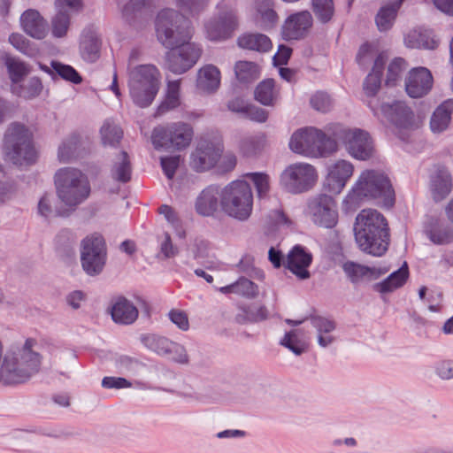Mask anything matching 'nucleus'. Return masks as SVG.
<instances>
[{
  "label": "nucleus",
  "mask_w": 453,
  "mask_h": 453,
  "mask_svg": "<svg viewBox=\"0 0 453 453\" xmlns=\"http://www.w3.org/2000/svg\"><path fill=\"white\" fill-rule=\"evenodd\" d=\"M157 40L170 50L165 54L166 68L175 74L189 70L199 59L202 50L190 43V21L174 9L161 10L155 21Z\"/></svg>",
  "instance_id": "nucleus-1"
},
{
  "label": "nucleus",
  "mask_w": 453,
  "mask_h": 453,
  "mask_svg": "<svg viewBox=\"0 0 453 453\" xmlns=\"http://www.w3.org/2000/svg\"><path fill=\"white\" fill-rule=\"evenodd\" d=\"M37 341L27 338L22 346H11L2 358V384L19 385L37 374L42 356L35 349Z\"/></svg>",
  "instance_id": "nucleus-2"
},
{
  "label": "nucleus",
  "mask_w": 453,
  "mask_h": 453,
  "mask_svg": "<svg viewBox=\"0 0 453 453\" xmlns=\"http://www.w3.org/2000/svg\"><path fill=\"white\" fill-rule=\"evenodd\" d=\"M354 235L358 248L374 257L383 256L390 242L387 219L374 209H364L356 217Z\"/></svg>",
  "instance_id": "nucleus-3"
},
{
  "label": "nucleus",
  "mask_w": 453,
  "mask_h": 453,
  "mask_svg": "<svg viewBox=\"0 0 453 453\" xmlns=\"http://www.w3.org/2000/svg\"><path fill=\"white\" fill-rule=\"evenodd\" d=\"M54 183L58 199L69 208L64 211L56 210L57 216H68L70 211H74L90 195L88 177L77 168L58 169L54 175Z\"/></svg>",
  "instance_id": "nucleus-4"
},
{
  "label": "nucleus",
  "mask_w": 453,
  "mask_h": 453,
  "mask_svg": "<svg viewBox=\"0 0 453 453\" xmlns=\"http://www.w3.org/2000/svg\"><path fill=\"white\" fill-rule=\"evenodd\" d=\"M364 198H382L386 205L394 204L395 191L388 177L383 172L373 169L363 171L345 197L344 203L349 207L357 208Z\"/></svg>",
  "instance_id": "nucleus-5"
},
{
  "label": "nucleus",
  "mask_w": 453,
  "mask_h": 453,
  "mask_svg": "<svg viewBox=\"0 0 453 453\" xmlns=\"http://www.w3.org/2000/svg\"><path fill=\"white\" fill-rule=\"evenodd\" d=\"M329 127L330 125L326 127V132L312 127L296 131L289 141L290 150L295 153L313 158L332 154L336 150V142L328 134Z\"/></svg>",
  "instance_id": "nucleus-6"
},
{
  "label": "nucleus",
  "mask_w": 453,
  "mask_h": 453,
  "mask_svg": "<svg viewBox=\"0 0 453 453\" xmlns=\"http://www.w3.org/2000/svg\"><path fill=\"white\" fill-rule=\"evenodd\" d=\"M128 87L134 103L142 108L148 107L159 89L160 73L154 65H140L128 73Z\"/></svg>",
  "instance_id": "nucleus-7"
},
{
  "label": "nucleus",
  "mask_w": 453,
  "mask_h": 453,
  "mask_svg": "<svg viewBox=\"0 0 453 453\" xmlns=\"http://www.w3.org/2000/svg\"><path fill=\"white\" fill-rule=\"evenodd\" d=\"M6 159L14 165L32 164L36 159V150L31 130L23 123L12 122L4 133Z\"/></svg>",
  "instance_id": "nucleus-8"
},
{
  "label": "nucleus",
  "mask_w": 453,
  "mask_h": 453,
  "mask_svg": "<svg viewBox=\"0 0 453 453\" xmlns=\"http://www.w3.org/2000/svg\"><path fill=\"white\" fill-rule=\"evenodd\" d=\"M253 195L245 180H234L221 190L220 205L230 217L245 220L251 213Z\"/></svg>",
  "instance_id": "nucleus-9"
},
{
  "label": "nucleus",
  "mask_w": 453,
  "mask_h": 453,
  "mask_svg": "<svg viewBox=\"0 0 453 453\" xmlns=\"http://www.w3.org/2000/svg\"><path fill=\"white\" fill-rule=\"evenodd\" d=\"M334 140L345 145L349 153L359 160L370 158L374 151L372 141L369 134L361 129H349L340 124H331L327 128Z\"/></svg>",
  "instance_id": "nucleus-10"
},
{
  "label": "nucleus",
  "mask_w": 453,
  "mask_h": 453,
  "mask_svg": "<svg viewBox=\"0 0 453 453\" xmlns=\"http://www.w3.org/2000/svg\"><path fill=\"white\" fill-rule=\"evenodd\" d=\"M192 127L184 122L169 123L156 127L151 134L155 149L177 150L187 148L193 138Z\"/></svg>",
  "instance_id": "nucleus-11"
},
{
  "label": "nucleus",
  "mask_w": 453,
  "mask_h": 453,
  "mask_svg": "<svg viewBox=\"0 0 453 453\" xmlns=\"http://www.w3.org/2000/svg\"><path fill=\"white\" fill-rule=\"evenodd\" d=\"M107 249L104 237L92 234L84 238L81 244V263L89 276L100 274L106 263Z\"/></svg>",
  "instance_id": "nucleus-12"
},
{
  "label": "nucleus",
  "mask_w": 453,
  "mask_h": 453,
  "mask_svg": "<svg viewBox=\"0 0 453 453\" xmlns=\"http://www.w3.org/2000/svg\"><path fill=\"white\" fill-rule=\"evenodd\" d=\"M318 180L316 168L307 163L288 165L280 175V184L291 194H301L313 188Z\"/></svg>",
  "instance_id": "nucleus-13"
},
{
  "label": "nucleus",
  "mask_w": 453,
  "mask_h": 453,
  "mask_svg": "<svg viewBox=\"0 0 453 453\" xmlns=\"http://www.w3.org/2000/svg\"><path fill=\"white\" fill-rule=\"evenodd\" d=\"M307 214L320 227L333 228L338 222L337 203L331 196L326 194H319L309 199Z\"/></svg>",
  "instance_id": "nucleus-14"
},
{
  "label": "nucleus",
  "mask_w": 453,
  "mask_h": 453,
  "mask_svg": "<svg viewBox=\"0 0 453 453\" xmlns=\"http://www.w3.org/2000/svg\"><path fill=\"white\" fill-rule=\"evenodd\" d=\"M223 152V146L208 139H202L190 155V167L198 173L213 168Z\"/></svg>",
  "instance_id": "nucleus-15"
},
{
  "label": "nucleus",
  "mask_w": 453,
  "mask_h": 453,
  "mask_svg": "<svg viewBox=\"0 0 453 453\" xmlns=\"http://www.w3.org/2000/svg\"><path fill=\"white\" fill-rule=\"evenodd\" d=\"M313 25V18L309 11L290 14L284 20L280 35L285 41H300L308 36Z\"/></svg>",
  "instance_id": "nucleus-16"
},
{
  "label": "nucleus",
  "mask_w": 453,
  "mask_h": 453,
  "mask_svg": "<svg viewBox=\"0 0 453 453\" xmlns=\"http://www.w3.org/2000/svg\"><path fill=\"white\" fill-rule=\"evenodd\" d=\"M433 83V75L427 68H412L405 80V90L411 97L421 98L430 92Z\"/></svg>",
  "instance_id": "nucleus-17"
},
{
  "label": "nucleus",
  "mask_w": 453,
  "mask_h": 453,
  "mask_svg": "<svg viewBox=\"0 0 453 453\" xmlns=\"http://www.w3.org/2000/svg\"><path fill=\"white\" fill-rule=\"evenodd\" d=\"M354 172L353 165L347 160H338L328 167L324 186L333 194H340Z\"/></svg>",
  "instance_id": "nucleus-18"
},
{
  "label": "nucleus",
  "mask_w": 453,
  "mask_h": 453,
  "mask_svg": "<svg viewBox=\"0 0 453 453\" xmlns=\"http://www.w3.org/2000/svg\"><path fill=\"white\" fill-rule=\"evenodd\" d=\"M312 262V255L301 245L294 246L288 252L285 267L300 280L311 277L308 267Z\"/></svg>",
  "instance_id": "nucleus-19"
},
{
  "label": "nucleus",
  "mask_w": 453,
  "mask_h": 453,
  "mask_svg": "<svg viewBox=\"0 0 453 453\" xmlns=\"http://www.w3.org/2000/svg\"><path fill=\"white\" fill-rule=\"evenodd\" d=\"M382 115L399 128H409L413 122V112L403 102L395 101L380 105Z\"/></svg>",
  "instance_id": "nucleus-20"
},
{
  "label": "nucleus",
  "mask_w": 453,
  "mask_h": 453,
  "mask_svg": "<svg viewBox=\"0 0 453 453\" xmlns=\"http://www.w3.org/2000/svg\"><path fill=\"white\" fill-rule=\"evenodd\" d=\"M101 46L102 41L97 30L92 26L85 27L80 40L81 58L87 62H96L100 58Z\"/></svg>",
  "instance_id": "nucleus-21"
},
{
  "label": "nucleus",
  "mask_w": 453,
  "mask_h": 453,
  "mask_svg": "<svg viewBox=\"0 0 453 453\" xmlns=\"http://www.w3.org/2000/svg\"><path fill=\"white\" fill-rule=\"evenodd\" d=\"M20 26L27 35L37 40L45 38L48 34L47 20L35 9H28L21 14Z\"/></svg>",
  "instance_id": "nucleus-22"
},
{
  "label": "nucleus",
  "mask_w": 453,
  "mask_h": 453,
  "mask_svg": "<svg viewBox=\"0 0 453 453\" xmlns=\"http://www.w3.org/2000/svg\"><path fill=\"white\" fill-rule=\"evenodd\" d=\"M221 199V189L219 186L210 185L199 194L196 199L195 210L203 217L212 216L218 210Z\"/></svg>",
  "instance_id": "nucleus-23"
},
{
  "label": "nucleus",
  "mask_w": 453,
  "mask_h": 453,
  "mask_svg": "<svg viewBox=\"0 0 453 453\" xmlns=\"http://www.w3.org/2000/svg\"><path fill=\"white\" fill-rule=\"evenodd\" d=\"M342 270L350 282L357 284L365 277L369 280L378 279L389 271V266H366L352 261H347L342 265Z\"/></svg>",
  "instance_id": "nucleus-24"
},
{
  "label": "nucleus",
  "mask_w": 453,
  "mask_h": 453,
  "mask_svg": "<svg viewBox=\"0 0 453 453\" xmlns=\"http://www.w3.org/2000/svg\"><path fill=\"white\" fill-rule=\"evenodd\" d=\"M137 307L127 298L118 296L112 300L111 315L112 320L119 325H131L138 318Z\"/></svg>",
  "instance_id": "nucleus-25"
},
{
  "label": "nucleus",
  "mask_w": 453,
  "mask_h": 453,
  "mask_svg": "<svg viewBox=\"0 0 453 453\" xmlns=\"http://www.w3.org/2000/svg\"><path fill=\"white\" fill-rule=\"evenodd\" d=\"M274 0L254 1V21L263 30H268L276 26L279 16L275 11Z\"/></svg>",
  "instance_id": "nucleus-26"
},
{
  "label": "nucleus",
  "mask_w": 453,
  "mask_h": 453,
  "mask_svg": "<svg viewBox=\"0 0 453 453\" xmlns=\"http://www.w3.org/2000/svg\"><path fill=\"white\" fill-rule=\"evenodd\" d=\"M424 231L435 245H447L453 242V226L439 219H431Z\"/></svg>",
  "instance_id": "nucleus-27"
},
{
  "label": "nucleus",
  "mask_w": 453,
  "mask_h": 453,
  "mask_svg": "<svg viewBox=\"0 0 453 453\" xmlns=\"http://www.w3.org/2000/svg\"><path fill=\"white\" fill-rule=\"evenodd\" d=\"M132 164L127 152L122 150L112 159L110 166L111 178L119 183L125 184L131 180Z\"/></svg>",
  "instance_id": "nucleus-28"
},
{
  "label": "nucleus",
  "mask_w": 453,
  "mask_h": 453,
  "mask_svg": "<svg viewBox=\"0 0 453 453\" xmlns=\"http://www.w3.org/2000/svg\"><path fill=\"white\" fill-rule=\"evenodd\" d=\"M237 45L243 50L258 53L268 52L272 49L270 38L261 33H243L237 38Z\"/></svg>",
  "instance_id": "nucleus-29"
},
{
  "label": "nucleus",
  "mask_w": 453,
  "mask_h": 453,
  "mask_svg": "<svg viewBox=\"0 0 453 453\" xmlns=\"http://www.w3.org/2000/svg\"><path fill=\"white\" fill-rule=\"evenodd\" d=\"M453 114V98L443 101L434 110L430 119V128L433 133H442L451 121Z\"/></svg>",
  "instance_id": "nucleus-30"
},
{
  "label": "nucleus",
  "mask_w": 453,
  "mask_h": 453,
  "mask_svg": "<svg viewBox=\"0 0 453 453\" xmlns=\"http://www.w3.org/2000/svg\"><path fill=\"white\" fill-rule=\"evenodd\" d=\"M409 277V269L407 263L396 271L390 273L384 280L373 285V289L379 293L386 294L395 291L403 287Z\"/></svg>",
  "instance_id": "nucleus-31"
},
{
  "label": "nucleus",
  "mask_w": 453,
  "mask_h": 453,
  "mask_svg": "<svg viewBox=\"0 0 453 453\" xmlns=\"http://www.w3.org/2000/svg\"><path fill=\"white\" fill-rule=\"evenodd\" d=\"M220 85V72L213 65H206L198 72L197 88L204 92H215Z\"/></svg>",
  "instance_id": "nucleus-32"
},
{
  "label": "nucleus",
  "mask_w": 453,
  "mask_h": 453,
  "mask_svg": "<svg viewBox=\"0 0 453 453\" xmlns=\"http://www.w3.org/2000/svg\"><path fill=\"white\" fill-rule=\"evenodd\" d=\"M387 58L383 53L379 54L374 61L372 72L364 81V90L368 96H374L380 88L381 76Z\"/></svg>",
  "instance_id": "nucleus-33"
},
{
  "label": "nucleus",
  "mask_w": 453,
  "mask_h": 453,
  "mask_svg": "<svg viewBox=\"0 0 453 453\" xmlns=\"http://www.w3.org/2000/svg\"><path fill=\"white\" fill-rule=\"evenodd\" d=\"M311 324L317 331L318 343L320 347L326 348L335 341L331 334L336 327L334 321L316 316L311 318Z\"/></svg>",
  "instance_id": "nucleus-34"
},
{
  "label": "nucleus",
  "mask_w": 453,
  "mask_h": 453,
  "mask_svg": "<svg viewBox=\"0 0 453 453\" xmlns=\"http://www.w3.org/2000/svg\"><path fill=\"white\" fill-rule=\"evenodd\" d=\"M81 137L78 134H72L65 137L58 150V158L60 163H69L81 156Z\"/></svg>",
  "instance_id": "nucleus-35"
},
{
  "label": "nucleus",
  "mask_w": 453,
  "mask_h": 453,
  "mask_svg": "<svg viewBox=\"0 0 453 453\" xmlns=\"http://www.w3.org/2000/svg\"><path fill=\"white\" fill-rule=\"evenodd\" d=\"M255 99L263 105L273 106L280 97L273 79H265L258 83L254 91Z\"/></svg>",
  "instance_id": "nucleus-36"
},
{
  "label": "nucleus",
  "mask_w": 453,
  "mask_h": 453,
  "mask_svg": "<svg viewBox=\"0 0 453 453\" xmlns=\"http://www.w3.org/2000/svg\"><path fill=\"white\" fill-rule=\"evenodd\" d=\"M403 2V0H395L391 4L382 6L379 10L375 16V23L380 32L391 29Z\"/></svg>",
  "instance_id": "nucleus-37"
},
{
  "label": "nucleus",
  "mask_w": 453,
  "mask_h": 453,
  "mask_svg": "<svg viewBox=\"0 0 453 453\" xmlns=\"http://www.w3.org/2000/svg\"><path fill=\"white\" fill-rule=\"evenodd\" d=\"M268 318V311L264 305L252 303L239 306V311L235 320L239 324L256 323L265 320Z\"/></svg>",
  "instance_id": "nucleus-38"
},
{
  "label": "nucleus",
  "mask_w": 453,
  "mask_h": 453,
  "mask_svg": "<svg viewBox=\"0 0 453 453\" xmlns=\"http://www.w3.org/2000/svg\"><path fill=\"white\" fill-rule=\"evenodd\" d=\"M104 146L116 147L123 137L122 129L111 119H106L100 128Z\"/></svg>",
  "instance_id": "nucleus-39"
},
{
  "label": "nucleus",
  "mask_w": 453,
  "mask_h": 453,
  "mask_svg": "<svg viewBox=\"0 0 453 453\" xmlns=\"http://www.w3.org/2000/svg\"><path fill=\"white\" fill-rule=\"evenodd\" d=\"M42 90V84L38 77H31L25 84L12 86L13 94L25 99H32L38 96Z\"/></svg>",
  "instance_id": "nucleus-40"
},
{
  "label": "nucleus",
  "mask_w": 453,
  "mask_h": 453,
  "mask_svg": "<svg viewBox=\"0 0 453 453\" xmlns=\"http://www.w3.org/2000/svg\"><path fill=\"white\" fill-rule=\"evenodd\" d=\"M179 90L180 83L178 81L168 82L166 96L162 104L158 106L156 112L157 116H161L168 111L175 109L180 105Z\"/></svg>",
  "instance_id": "nucleus-41"
},
{
  "label": "nucleus",
  "mask_w": 453,
  "mask_h": 453,
  "mask_svg": "<svg viewBox=\"0 0 453 453\" xmlns=\"http://www.w3.org/2000/svg\"><path fill=\"white\" fill-rule=\"evenodd\" d=\"M234 73L240 82L249 83L259 77V68L254 62L238 61L234 65Z\"/></svg>",
  "instance_id": "nucleus-42"
},
{
  "label": "nucleus",
  "mask_w": 453,
  "mask_h": 453,
  "mask_svg": "<svg viewBox=\"0 0 453 453\" xmlns=\"http://www.w3.org/2000/svg\"><path fill=\"white\" fill-rule=\"evenodd\" d=\"M141 342L150 350L164 357L172 342L168 338L157 334H143Z\"/></svg>",
  "instance_id": "nucleus-43"
},
{
  "label": "nucleus",
  "mask_w": 453,
  "mask_h": 453,
  "mask_svg": "<svg viewBox=\"0 0 453 453\" xmlns=\"http://www.w3.org/2000/svg\"><path fill=\"white\" fill-rule=\"evenodd\" d=\"M311 9L317 19L322 24L331 21L334 14L333 0H312Z\"/></svg>",
  "instance_id": "nucleus-44"
},
{
  "label": "nucleus",
  "mask_w": 453,
  "mask_h": 453,
  "mask_svg": "<svg viewBox=\"0 0 453 453\" xmlns=\"http://www.w3.org/2000/svg\"><path fill=\"white\" fill-rule=\"evenodd\" d=\"M451 186V177L449 173H441L434 176L432 180V190L434 199H443L449 194Z\"/></svg>",
  "instance_id": "nucleus-45"
},
{
  "label": "nucleus",
  "mask_w": 453,
  "mask_h": 453,
  "mask_svg": "<svg viewBox=\"0 0 453 453\" xmlns=\"http://www.w3.org/2000/svg\"><path fill=\"white\" fill-rule=\"evenodd\" d=\"M153 6V0H130L122 9V16L130 24L134 21L138 13L143 9H150Z\"/></svg>",
  "instance_id": "nucleus-46"
},
{
  "label": "nucleus",
  "mask_w": 453,
  "mask_h": 453,
  "mask_svg": "<svg viewBox=\"0 0 453 453\" xmlns=\"http://www.w3.org/2000/svg\"><path fill=\"white\" fill-rule=\"evenodd\" d=\"M5 65L12 85L19 84L22 79L30 72L28 66L24 62L15 58H7Z\"/></svg>",
  "instance_id": "nucleus-47"
},
{
  "label": "nucleus",
  "mask_w": 453,
  "mask_h": 453,
  "mask_svg": "<svg viewBox=\"0 0 453 453\" xmlns=\"http://www.w3.org/2000/svg\"><path fill=\"white\" fill-rule=\"evenodd\" d=\"M264 147V139L260 136H248L240 142V151L245 157H253Z\"/></svg>",
  "instance_id": "nucleus-48"
},
{
  "label": "nucleus",
  "mask_w": 453,
  "mask_h": 453,
  "mask_svg": "<svg viewBox=\"0 0 453 453\" xmlns=\"http://www.w3.org/2000/svg\"><path fill=\"white\" fill-rule=\"evenodd\" d=\"M404 43L408 48H425L434 49L437 45L434 40H428L425 34L418 33L417 31L410 32L404 37Z\"/></svg>",
  "instance_id": "nucleus-49"
},
{
  "label": "nucleus",
  "mask_w": 453,
  "mask_h": 453,
  "mask_svg": "<svg viewBox=\"0 0 453 453\" xmlns=\"http://www.w3.org/2000/svg\"><path fill=\"white\" fill-rule=\"evenodd\" d=\"M51 67L57 74L65 81H71L73 84H80L82 81L81 76L69 65L51 61Z\"/></svg>",
  "instance_id": "nucleus-50"
},
{
  "label": "nucleus",
  "mask_w": 453,
  "mask_h": 453,
  "mask_svg": "<svg viewBox=\"0 0 453 453\" xmlns=\"http://www.w3.org/2000/svg\"><path fill=\"white\" fill-rule=\"evenodd\" d=\"M9 42L19 52L22 54L33 57L36 54L37 50L35 47L30 43L29 40H27L24 35L19 33H12L9 36Z\"/></svg>",
  "instance_id": "nucleus-51"
},
{
  "label": "nucleus",
  "mask_w": 453,
  "mask_h": 453,
  "mask_svg": "<svg viewBox=\"0 0 453 453\" xmlns=\"http://www.w3.org/2000/svg\"><path fill=\"white\" fill-rule=\"evenodd\" d=\"M405 68L406 65L403 58H395L388 66L386 85L388 87L395 86Z\"/></svg>",
  "instance_id": "nucleus-52"
},
{
  "label": "nucleus",
  "mask_w": 453,
  "mask_h": 453,
  "mask_svg": "<svg viewBox=\"0 0 453 453\" xmlns=\"http://www.w3.org/2000/svg\"><path fill=\"white\" fill-rule=\"evenodd\" d=\"M71 17L57 12L51 20V32L54 37L62 38L66 35L70 27Z\"/></svg>",
  "instance_id": "nucleus-53"
},
{
  "label": "nucleus",
  "mask_w": 453,
  "mask_h": 453,
  "mask_svg": "<svg viewBox=\"0 0 453 453\" xmlns=\"http://www.w3.org/2000/svg\"><path fill=\"white\" fill-rule=\"evenodd\" d=\"M280 344L297 356L303 354L306 349L305 344L298 338L296 330L286 333L280 340Z\"/></svg>",
  "instance_id": "nucleus-54"
},
{
  "label": "nucleus",
  "mask_w": 453,
  "mask_h": 453,
  "mask_svg": "<svg viewBox=\"0 0 453 453\" xmlns=\"http://www.w3.org/2000/svg\"><path fill=\"white\" fill-rule=\"evenodd\" d=\"M225 30L226 28L223 27L217 19H211L205 24L206 35L211 41L228 39L229 37Z\"/></svg>",
  "instance_id": "nucleus-55"
},
{
  "label": "nucleus",
  "mask_w": 453,
  "mask_h": 453,
  "mask_svg": "<svg viewBox=\"0 0 453 453\" xmlns=\"http://www.w3.org/2000/svg\"><path fill=\"white\" fill-rule=\"evenodd\" d=\"M55 6L57 12L72 17L82 11L83 3L82 0H56Z\"/></svg>",
  "instance_id": "nucleus-56"
},
{
  "label": "nucleus",
  "mask_w": 453,
  "mask_h": 453,
  "mask_svg": "<svg viewBox=\"0 0 453 453\" xmlns=\"http://www.w3.org/2000/svg\"><path fill=\"white\" fill-rule=\"evenodd\" d=\"M247 176L252 180L256 190L257 192V196L259 197H264L267 195L270 188V179L269 176L265 173H248Z\"/></svg>",
  "instance_id": "nucleus-57"
},
{
  "label": "nucleus",
  "mask_w": 453,
  "mask_h": 453,
  "mask_svg": "<svg viewBox=\"0 0 453 453\" xmlns=\"http://www.w3.org/2000/svg\"><path fill=\"white\" fill-rule=\"evenodd\" d=\"M235 284V294L247 298H255L258 295L257 285L246 278H240Z\"/></svg>",
  "instance_id": "nucleus-58"
},
{
  "label": "nucleus",
  "mask_w": 453,
  "mask_h": 453,
  "mask_svg": "<svg viewBox=\"0 0 453 453\" xmlns=\"http://www.w3.org/2000/svg\"><path fill=\"white\" fill-rule=\"evenodd\" d=\"M117 365L122 372L135 375L140 368L143 366V364L135 358L122 356L117 360Z\"/></svg>",
  "instance_id": "nucleus-59"
},
{
  "label": "nucleus",
  "mask_w": 453,
  "mask_h": 453,
  "mask_svg": "<svg viewBox=\"0 0 453 453\" xmlns=\"http://www.w3.org/2000/svg\"><path fill=\"white\" fill-rule=\"evenodd\" d=\"M165 357L179 364L186 365L188 363V355L186 349L181 344L174 342H171Z\"/></svg>",
  "instance_id": "nucleus-60"
},
{
  "label": "nucleus",
  "mask_w": 453,
  "mask_h": 453,
  "mask_svg": "<svg viewBox=\"0 0 453 453\" xmlns=\"http://www.w3.org/2000/svg\"><path fill=\"white\" fill-rule=\"evenodd\" d=\"M209 0H176L177 6L190 14L203 12L208 5Z\"/></svg>",
  "instance_id": "nucleus-61"
},
{
  "label": "nucleus",
  "mask_w": 453,
  "mask_h": 453,
  "mask_svg": "<svg viewBox=\"0 0 453 453\" xmlns=\"http://www.w3.org/2000/svg\"><path fill=\"white\" fill-rule=\"evenodd\" d=\"M310 103L313 109L322 112L328 111L332 107L330 96L324 92H317L311 96Z\"/></svg>",
  "instance_id": "nucleus-62"
},
{
  "label": "nucleus",
  "mask_w": 453,
  "mask_h": 453,
  "mask_svg": "<svg viewBox=\"0 0 453 453\" xmlns=\"http://www.w3.org/2000/svg\"><path fill=\"white\" fill-rule=\"evenodd\" d=\"M219 22L226 28L228 37H231L233 32L238 27V19L234 11L226 12L219 16L217 19Z\"/></svg>",
  "instance_id": "nucleus-63"
},
{
  "label": "nucleus",
  "mask_w": 453,
  "mask_h": 453,
  "mask_svg": "<svg viewBox=\"0 0 453 453\" xmlns=\"http://www.w3.org/2000/svg\"><path fill=\"white\" fill-rule=\"evenodd\" d=\"M436 375L444 380L453 379V360H441L435 365Z\"/></svg>",
  "instance_id": "nucleus-64"
}]
</instances>
